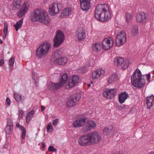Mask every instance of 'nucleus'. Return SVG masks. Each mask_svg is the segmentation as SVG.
Listing matches in <instances>:
<instances>
[{
  "label": "nucleus",
  "instance_id": "c9c22d12",
  "mask_svg": "<svg viewBox=\"0 0 154 154\" xmlns=\"http://www.w3.org/2000/svg\"><path fill=\"white\" fill-rule=\"evenodd\" d=\"M23 19H21L14 25V27L17 31L19 29H20L23 23Z\"/></svg>",
  "mask_w": 154,
  "mask_h": 154
},
{
  "label": "nucleus",
  "instance_id": "1a4fd4ad",
  "mask_svg": "<svg viewBox=\"0 0 154 154\" xmlns=\"http://www.w3.org/2000/svg\"><path fill=\"white\" fill-rule=\"evenodd\" d=\"M116 93V88L110 89L106 88L103 93V96L106 98L111 99L113 98Z\"/></svg>",
  "mask_w": 154,
  "mask_h": 154
},
{
  "label": "nucleus",
  "instance_id": "4d7b16f0",
  "mask_svg": "<svg viewBox=\"0 0 154 154\" xmlns=\"http://www.w3.org/2000/svg\"><path fill=\"white\" fill-rule=\"evenodd\" d=\"M152 14L154 15V8H153L152 9Z\"/></svg>",
  "mask_w": 154,
  "mask_h": 154
},
{
  "label": "nucleus",
  "instance_id": "603ef678",
  "mask_svg": "<svg viewBox=\"0 0 154 154\" xmlns=\"http://www.w3.org/2000/svg\"><path fill=\"white\" fill-rule=\"evenodd\" d=\"M6 103L8 105H10V102L11 101L10 99L8 97H7L6 100Z\"/></svg>",
  "mask_w": 154,
  "mask_h": 154
},
{
  "label": "nucleus",
  "instance_id": "58836bf2",
  "mask_svg": "<svg viewBox=\"0 0 154 154\" xmlns=\"http://www.w3.org/2000/svg\"><path fill=\"white\" fill-rule=\"evenodd\" d=\"M13 130V127L6 126L5 128V132L7 134L10 135L12 133Z\"/></svg>",
  "mask_w": 154,
  "mask_h": 154
},
{
  "label": "nucleus",
  "instance_id": "20e7f679",
  "mask_svg": "<svg viewBox=\"0 0 154 154\" xmlns=\"http://www.w3.org/2000/svg\"><path fill=\"white\" fill-rule=\"evenodd\" d=\"M64 35L61 31H57L56 35L53 39L54 46L58 47L63 43L64 40Z\"/></svg>",
  "mask_w": 154,
  "mask_h": 154
},
{
  "label": "nucleus",
  "instance_id": "680f3d73",
  "mask_svg": "<svg viewBox=\"0 0 154 154\" xmlns=\"http://www.w3.org/2000/svg\"><path fill=\"white\" fill-rule=\"evenodd\" d=\"M87 86L88 87H90L91 86V85L90 84H88Z\"/></svg>",
  "mask_w": 154,
  "mask_h": 154
},
{
  "label": "nucleus",
  "instance_id": "5fc2aeb1",
  "mask_svg": "<svg viewBox=\"0 0 154 154\" xmlns=\"http://www.w3.org/2000/svg\"><path fill=\"white\" fill-rule=\"evenodd\" d=\"M80 2H90V0H80Z\"/></svg>",
  "mask_w": 154,
  "mask_h": 154
},
{
  "label": "nucleus",
  "instance_id": "2eb2a0df",
  "mask_svg": "<svg viewBox=\"0 0 154 154\" xmlns=\"http://www.w3.org/2000/svg\"><path fill=\"white\" fill-rule=\"evenodd\" d=\"M86 120L88 119L85 118H81L76 120L73 123V127L75 128H79L83 126L86 122Z\"/></svg>",
  "mask_w": 154,
  "mask_h": 154
},
{
  "label": "nucleus",
  "instance_id": "e2e57ef3",
  "mask_svg": "<svg viewBox=\"0 0 154 154\" xmlns=\"http://www.w3.org/2000/svg\"><path fill=\"white\" fill-rule=\"evenodd\" d=\"M2 43H3V41H2V40L0 39V43L1 44H2Z\"/></svg>",
  "mask_w": 154,
  "mask_h": 154
},
{
  "label": "nucleus",
  "instance_id": "a19ab883",
  "mask_svg": "<svg viewBox=\"0 0 154 154\" xmlns=\"http://www.w3.org/2000/svg\"><path fill=\"white\" fill-rule=\"evenodd\" d=\"M13 122L11 119H7V125L6 126H8L10 127H13Z\"/></svg>",
  "mask_w": 154,
  "mask_h": 154
},
{
  "label": "nucleus",
  "instance_id": "79ce46f5",
  "mask_svg": "<svg viewBox=\"0 0 154 154\" xmlns=\"http://www.w3.org/2000/svg\"><path fill=\"white\" fill-rule=\"evenodd\" d=\"M53 129V127L52 125L51 124V122H49L48 125L47 126V132H51L50 131L51 130Z\"/></svg>",
  "mask_w": 154,
  "mask_h": 154
},
{
  "label": "nucleus",
  "instance_id": "a211bd4d",
  "mask_svg": "<svg viewBox=\"0 0 154 154\" xmlns=\"http://www.w3.org/2000/svg\"><path fill=\"white\" fill-rule=\"evenodd\" d=\"M105 73V71L101 68L97 69L95 71L93 72L92 74V77L93 79L99 78L101 75Z\"/></svg>",
  "mask_w": 154,
  "mask_h": 154
},
{
  "label": "nucleus",
  "instance_id": "69168bd1",
  "mask_svg": "<svg viewBox=\"0 0 154 154\" xmlns=\"http://www.w3.org/2000/svg\"><path fill=\"white\" fill-rule=\"evenodd\" d=\"M120 108H121L120 109H122V107H121Z\"/></svg>",
  "mask_w": 154,
  "mask_h": 154
},
{
  "label": "nucleus",
  "instance_id": "7ed1b4c3",
  "mask_svg": "<svg viewBox=\"0 0 154 154\" xmlns=\"http://www.w3.org/2000/svg\"><path fill=\"white\" fill-rule=\"evenodd\" d=\"M51 44L48 42H45L39 45L37 49L36 56L39 59L46 57L50 51Z\"/></svg>",
  "mask_w": 154,
  "mask_h": 154
},
{
  "label": "nucleus",
  "instance_id": "c85d7f7f",
  "mask_svg": "<svg viewBox=\"0 0 154 154\" xmlns=\"http://www.w3.org/2000/svg\"><path fill=\"white\" fill-rule=\"evenodd\" d=\"M71 11L72 10L71 8H66L63 11L61 16L63 17H66L70 15Z\"/></svg>",
  "mask_w": 154,
  "mask_h": 154
},
{
  "label": "nucleus",
  "instance_id": "0eeeda50",
  "mask_svg": "<svg viewBox=\"0 0 154 154\" xmlns=\"http://www.w3.org/2000/svg\"><path fill=\"white\" fill-rule=\"evenodd\" d=\"M79 143L81 146H85L91 145L89 133L81 136L78 140Z\"/></svg>",
  "mask_w": 154,
  "mask_h": 154
},
{
  "label": "nucleus",
  "instance_id": "412c9836",
  "mask_svg": "<svg viewBox=\"0 0 154 154\" xmlns=\"http://www.w3.org/2000/svg\"><path fill=\"white\" fill-rule=\"evenodd\" d=\"M128 97L129 95L126 91L122 92L119 95V101L120 103L122 104L124 103Z\"/></svg>",
  "mask_w": 154,
  "mask_h": 154
},
{
  "label": "nucleus",
  "instance_id": "4be33fe9",
  "mask_svg": "<svg viewBox=\"0 0 154 154\" xmlns=\"http://www.w3.org/2000/svg\"><path fill=\"white\" fill-rule=\"evenodd\" d=\"M52 62L55 64H57L59 65H64L67 62V60L65 57H59L58 58H54Z\"/></svg>",
  "mask_w": 154,
  "mask_h": 154
},
{
  "label": "nucleus",
  "instance_id": "13d9d810",
  "mask_svg": "<svg viewBox=\"0 0 154 154\" xmlns=\"http://www.w3.org/2000/svg\"><path fill=\"white\" fill-rule=\"evenodd\" d=\"M6 35H4L3 36V38L4 39H5Z\"/></svg>",
  "mask_w": 154,
  "mask_h": 154
},
{
  "label": "nucleus",
  "instance_id": "4c0bfd02",
  "mask_svg": "<svg viewBox=\"0 0 154 154\" xmlns=\"http://www.w3.org/2000/svg\"><path fill=\"white\" fill-rule=\"evenodd\" d=\"M68 79V75L67 73L64 74L61 78L60 81L64 85Z\"/></svg>",
  "mask_w": 154,
  "mask_h": 154
},
{
  "label": "nucleus",
  "instance_id": "4468645a",
  "mask_svg": "<svg viewBox=\"0 0 154 154\" xmlns=\"http://www.w3.org/2000/svg\"><path fill=\"white\" fill-rule=\"evenodd\" d=\"M80 98V97L76 95L72 97L68 100L66 103L67 107H70L76 104V101H79Z\"/></svg>",
  "mask_w": 154,
  "mask_h": 154
},
{
  "label": "nucleus",
  "instance_id": "f257e3e1",
  "mask_svg": "<svg viewBox=\"0 0 154 154\" xmlns=\"http://www.w3.org/2000/svg\"><path fill=\"white\" fill-rule=\"evenodd\" d=\"M109 7L106 4H100L96 7L95 12V17L102 22L107 21L110 18Z\"/></svg>",
  "mask_w": 154,
  "mask_h": 154
},
{
  "label": "nucleus",
  "instance_id": "3c124183",
  "mask_svg": "<svg viewBox=\"0 0 154 154\" xmlns=\"http://www.w3.org/2000/svg\"><path fill=\"white\" fill-rule=\"evenodd\" d=\"M23 112L22 110H20L19 112V116L20 118H21L23 117Z\"/></svg>",
  "mask_w": 154,
  "mask_h": 154
},
{
  "label": "nucleus",
  "instance_id": "9b49d317",
  "mask_svg": "<svg viewBox=\"0 0 154 154\" xmlns=\"http://www.w3.org/2000/svg\"><path fill=\"white\" fill-rule=\"evenodd\" d=\"M49 14L52 16L55 15L59 12V10L57 3H52L50 6L49 8Z\"/></svg>",
  "mask_w": 154,
  "mask_h": 154
},
{
  "label": "nucleus",
  "instance_id": "e433bc0d",
  "mask_svg": "<svg viewBox=\"0 0 154 154\" xmlns=\"http://www.w3.org/2000/svg\"><path fill=\"white\" fill-rule=\"evenodd\" d=\"M101 48L100 45L98 43H95L92 45V49L94 51H99L100 50Z\"/></svg>",
  "mask_w": 154,
  "mask_h": 154
},
{
  "label": "nucleus",
  "instance_id": "ea45409f",
  "mask_svg": "<svg viewBox=\"0 0 154 154\" xmlns=\"http://www.w3.org/2000/svg\"><path fill=\"white\" fill-rule=\"evenodd\" d=\"M125 17L126 22L129 23L132 18V15L129 13H126L125 14Z\"/></svg>",
  "mask_w": 154,
  "mask_h": 154
},
{
  "label": "nucleus",
  "instance_id": "37998d69",
  "mask_svg": "<svg viewBox=\"0 0 154 154\" xmlns=\"http://www.w3.org/2000/svg\"><path fill=\"white\" fill-rule=\"evenodd\" d=\"M8 26L7 23H4V27L3 30L4 35H7L8 33Z\"/></svg>",
  "mask_w": 154,
  "mask_h": 154
},
{
  "label": "nucleus",
  "instance_id": "6ab92c4d",
  "mask_svg": "<svg viewBox=\"0 0 154 154\" xmlns=\"http://www.w3.org/2000/svg\"><path fill=\"white\" fill-rule=\"evenodd\" d=\"M28 6L27 4L24 3L21 8L17 13V15L19 17H22L28 9Z\"/></svg>",
  "mask_w": 154,
  "mask_h": 154
},
{
  "label": "nucleus",
  "instance_id": "c756f323",
  "mask_svg": "<svg viewBox=\"0 0 154 154\" xmlns=\"http://www.w3.org/2000/svg\"><path fill=\"white\" fill-rule=\"evenodd\" d=\"M62 54V51L60 50H56L54 53V54L52 55L51 58V61L53 60L54 59L58 58L60 57L61 54Z\"/></svg>",
  "mask_w": 154,
  "mask_h": 154
},
{
  "label": "nucleus",
  "instance_id": "864d4df0",
  "mask_svg": "<svg viewBox=\"0 0 154 154\" xmlns=\"http://www.w3.org/2000/svg\"><path fill=\"white\" fill-rule=\"evenodd\" d=\"M4 60H0V66H2L4 63Z\"/></svg>",
  "mask_w": 154,
  "mask_h": 154
},
{
  "label": "nucleus",
  "instance_id": "052dcab7",
  "mask_svg": "<svg viewBox=\"0 0 154 154\" xmlns=\"http://www.w3.org/2000/svg\"><path fill=\"white\" fill-rule=\"evenodd\" d=\"M147 154H154V152H150L148 153Z\"/></svg>",
  "mask_w": 154,
  "mask_h": 154
},
{
  "label": "nucleus",
  "instance_id": "b1692460",
  "mask_svg": "<svg viewBox=\"0 0 154 154\" xmlns=\"http://www.w3.org/2000/svg\"><path fill=\"white\" fill-rule=\"evenodd\" d=\"M136 19L138 22H145L147 19V15L144 13H141L137 15Z\"/></svg>",
  "mask_w": 154,
  "mask_h": 154
},
{
  "label": "nucleus",
  "instance_id": "49530a36",
  "mask_svg": "<svg viewBox=\"0 0 154 154\" xmlns=\"http://www.w3.org/2000/svg\"><path fill=\"white\" fill-rule=\"evenodd\" d=\"M16 126L17 128L20 129L22 131H23V129L24 130L25 129L23 126L20 125L19 123L17 124Z\"/></svg>",
  "mask_w": 154,
  "mask_h": 154
},
{
  "label": "nucleus",
  "instance_id": "6e6552de",
  "mask_svg": "<svg viewBox=\"0 0 154 154\" xmlns=\"http://www.w3.org/2000/svg\"><path fill=\"white\" fill-rule=\"evenodd\" d=\"M91 145L98 143L101 140V137L100 134L96 132L89 133Z\"/></svg>",
  "mask_w": 154,
  "mask_h": 154
},
{
  "label": "nucleus",
  "instance_id": "09e8293b",
  "mask_svg": "<svg viewBox=\"0 0 154 154\" xmlns=\"http://www.w3.org/2000/svg\"><path fill=\"white\" fill-rule=\"evenodd\" d=\"M26 135V129L23 130L22 131V134H21V137L22 139H24Z\"/></svg>",
  "mask_w": 154,
  "mask_h": 154
},
{
  "label": "nucleus",
  "instance_id": "de8ad7c7",
  "mask_svg": "<svg viewBox=\"0 0 154 154\" xmlns=\"http://www.w3.org/2000/svg\"><path fill=\"white\" fill-rule=\"evenodd\" d=\"M59 120L58 119H56L54 120L53 122V125L54 126H56L58 124Z\"/></svg>",
  "mask_w": 154,
  "mask_h": 154
},
{
  "label": "nucleus",
  "instance_id": "f3484780",
  "mask_svg": "<svg viewBox=\"0 0 154 154\" xmlns=\"http://www.w3.org/2000/svg\"><path fill=\"white\" fill-rule=\"evenodd\" d=\"M79 80L78 76L77 75H74L72 77L71 79L69 80V83L67 86H69V88L74 86L77 84Z\"/></svg>",
  "mask_w": 154,
  "mask_h": 154
},
{
  "label": "nucleus",
  "instance_id": "f704fd0d",
  "mask_svg": "<svg viewBox=\"0 0 154 154\" xmlns=\"http://www.w3.org/2000/svg\"><path fill=\"white\" fill-rule=\"evenodd\" d=\"M132 34V35L135 36L138 33V26L137 25H133L131 29Z\"/></svg>",
  "mask_w": 154,
  "mask_h": 154
},
{
  "label": "nucleus",
  "instance_id": "bf43d9fd",
  "mask_svg": "<svg viewBox=\"0 0 154 154\" xmlns=\"http://www.w3.org/2000/svg\"><path fill=\"white\" fill-rule=\"evenodd\" d=\"M42 148H44L45 147V144L43 143H42Z\"/></svg>",
  "mask_w": 154,
  "mask_h": 154
},
{
  "label": "nucleus",
  "instance_id": "7c9ffc66",
  "mask_svg": "<svg viewBox=\"0 0 154 154\" xmlns=\"http://www.w3.org/2000/svg\"><path fill=\"white\" fill-rule=\"evenodd\" d=\"M15 61L14 57L12 56L9 59L8 65L10 68V72H11L13 69V66Z\"/></svg>",
  "mask_w": 154,
  "mask_h": 154
},
{
  "label": "nucleus",
  "instance_id": "6e6d98bb",
  "mask_svg": "<svg viewBox=\"0 0 154 154\" xmlns=\"http://www.w3.org/2000/svg\"><path fill=\"white\" fill-rule=\"evenodd\" d=\"M41 108H42V110H41V111H43L45 109V107L44 106H41Z\"/></svg>",
  "mask_w": 154,
  "mask_h": 154
},
{
  "label": "nucleus",
  "instance_id": "a18cd8bd",
  "mask_svg": "<svg viewBox=\"0 0 154 154\" xmlns=\"http://www.w3.org/2000/svg\"><path fill=\"white\" fill-rule=\"evenodd\" d=\"M48 150L50 152H55L56 151V149L52 146H49Z\"/></svg>",
  "mask_w": 154,
  "mask_h": 154
},
{
  "label": "nucleus",
  "instance_id": "39448f33",
  "mask_svg": "<svg viewBox=\"0 0 154 154\" xmlns=\"http://www.w3.org/2000/svg\"><path fill=\"white\" fill-rule=\"evenodd\" d=\"M126 40V33L124 31H120L116 37V45L119 47L124 45Z\"/></svg>",
  "mask_w": 154,
  "mask_h": 154
},
{
  "label": "nucleus",
  "instance_id": "393cba45",
  "mask_svg": "<svg viewBox=\"0 0 154 154\" xmlns=\"http://www.w3.org/2000/svg\"><path fill=\"white\" fill-rule=\"evenodd\" d=\"M80 6L82 10L87 11L90 8V2H80Z\"/></svg>",
  "mask_w": 154,
  "mask_h": 154
},
{
  "label": "nucleus",
  "instance_id": "423d86ee",
  "mask_svg": "<svg viewBox=\"0 0 154 154\" xmlns=\"http://www.w3.org/2000/svg\"><path fill=\"white\" fill-rule=\"evenodd\" d=\"M45 11L41 9H36L34 10L32 15L31 20L33 22L40 21L41 16H42Z\"/></svg>",
  "mask_w": 154,
  "mask_h": 154
},
{
  "label": "nucleus",
  "instance_id": "9d476101",
  "mask_svg": "<svg viewBox=\"0 0 154 154\" xmlns=\"http://www.w3.org/2000/svg\"><path fill=\"white\" fill-rule=\"evenodd\" d=\"M86 121L87 122L86 125L82 128V131L84 133L95 128L97 125L96 122L94 121H88V120H86Z\"/></svg>",
  "mask_w": 154,
  "mask_h": 154
},
{
  "label": "nucleus",
  "instance_id": "f8f14e48",
  "mask_svg": "<svg viewBox=\"0 0 154 154\" xmlns=\"http://www.w3.org/2000/svg\"><path fill=\"white\" fill-rule=\"evenodd\" d=\"M113 45V41L111 38H105L103 42V47L105 50H108L112 47Z\"/></svg>",
  "mask_w": 154,
  "mask_h": 154
},
{
  "label": "nucleus",
  "instance_id": "a878e982",
  "mask_svg": "<svg viewBox=\"0 0 154 154\" xmlns=\"http://www.w3.org/2000/svg\"><path fill=\"white\" fill-rule=\"evenodd\" d=\"M114 64L118 66H121L124 62V59L121 57H117L114 60Z\"/></svg>",
  "mask_w": 154,
  "mask_h": 154
},
{
  "label": "nucleus",
  "instance_id": "72a5a7b5",
  "mask_svg": "<svg viewBox=\"0 0 154 154\" xmlns=\"http://www.w3.org/2000/svg\"><path fill=\"white\" fill-rule=\"evenodd\" d=\"M117 76L116 74H113L109 78L108 82L109 83H113L115 81L117 80Z\"/></svg>",
  "mask_w": 154,
  "mask_h": 154
},
{
  "label": "nucleus",
  "instance_id": "473e14b6",
  "mask_svg": "<svg viewBox=\"0 0 154 154\" xmlns=\"http://www.w3.org/2000/svg\"><path fill=\"white\" fill-rule=\"evenodd\" d=\"M34 113V111L33 110H32L27 114L26 117V122L27 123H29L30 120L32 119Z\"/></svg>",
  "mask_w": 154,
  "mask_h": 154
},
{
  "label": "nucleus",
  "instance_id": "2f4dec72",
  "mask_svg": "<svg viewBox=\"0 0 154 154\" xmlns=\"http://www.w3.org/2000/svg\"><path fill=\"white\" fill-rule=\"evenodd\" d=\"M14 98L17 101H23L25 99V97L23 96H22L19 94H14Z\"/></svg>",
  "mask_w": 154,
  "mask_h": 154
},
{
  "label": "nucleus",
  "instance_id": "c03bdc74",
  "mask_svg": "<svg viewBox=\"0 0 154 154\" xmlns=\"http://www.w3.org/2000/svg\"><path fill=\"white\" fill-rule=\"evenodd\" d=\"M129 65V61H125L124 64L123 65V66L122 67V68L123 69H125L127 68L128 67Z\"/></svg>",
  "mask_w": 154,
  "mask_h": 154
},
{
  "label": "nucleus",
  "instance_id": "5701e85b",
  "mask_svg": "<svg viewBox=\"0 0 154 154\" xmlns=\"http://www.w3.org/2000/svg\"><path fill=\"white\" fill-rule=\"evenodd\" d=\"M64 85L60 81L59 83L54 84L51 83L48 86V88L51 90H57L63 86Z\"/></svg>",
  "mask_w": 154,
  "mask_h": 154
},
{
  "label": "nucleus",
  "instance_id": "dca6fc26",
  "mask_svg": "<svg viewBox=\"0 0 154 154\" xmlns=\"http://www.w3.org/2000/svg\"><path fill=\"white\" fill-rule=\"evenodd\" d=\"M145 100L147 108L150 109L154 105V95L147 97Z\"/></svg>",
  "mask_w": 154,
  "mask_h": 154
},
{
  "label": "nucleus",
  "instance_id": "bb28decb",
  "mask_svg": "<svg viewBox=\"0 0 154 154\" xmlns=\"http://www.w3.org/2000/svg\"><path fill=\"white\" fill-rule=\"evenodd\" d=\"M112 127L111 125L107 126L103 130V134L106 135H109L112 132Z\"/></svg>",
  "mask_w": 154,
  "mask_h": 154
},
{
  "label": "nucleus",
  "instance_id": "8fccbe9b",
  "mask_svg": "<svg viewBox=\"0 0 154 154\" xmlns=\"http://www.w3.org/2000/svg\"><path fill=\"white\" fill-rule=\"evenodd\" d=\"M145 76L146 77L147 81L149 82H150V79L151 77L150 74L148 73Z\"/></svg>",
  "mask_w": 154,
  "mask_h": 154
},
{
  "label": "nucleus",
  "instance_id": "f03ea898",
  "mask_svg": "<svg viewBox=\"0 0 154 154\" xmlns=\"http://www.w3.org/2000/svg\"><path fill=\"white\" fill-rule=\"evenodd\" d=\"M142 77L140 71L137 69L131 76V84L137 88H142L145 83V80L142 78Z\"/></svg>",
  "mask_w": 154,
  "mask_h": 154
},
{
  "label": "nucleus",
  "instance_id": "0e129e2a",
  "mask_svg": "<svg viewBox=\"0 0 154 154\" xmlns=\"http://www.w3.org/2000/svg\"><path fill=\"white\" fill-rule=\"evenodd\" d=\"M152 72L153 73V74H154V70H153V71H152Z\"/></svg>",
  "mask_w": 154,
  "mask_h": 154
},
{
  "label": "nucleus",
  "instance_id": "ddd939ff",
  "mask_svg": "<svg viewBox=\"0 0 154 154\" xmlns=\"http://www.w3.org/2000/svg\"><path fill=\"white\" fill-rule=\"evenodd\" d=\"M76 36L78 41L84 40L85 38L86 33L82 28L79 29L76 32Z\"/></svg>",
  "mask_w": 154,
  "mask_h": 154
},
{
  "label": "nucleus",
  "instance_id": "cd10ccee",
  "mask_svg": "<svg viewBox=\"0 0 154 154\" xmlns=\"http://www.w3.org/2000/svg\"><path fill=\"white\" fill-rule=\"evenodd\" d=\"M21 0H17L13 2L12 3V7L14 9H18L20 7Z\"/></svg>",
  "mask_w": 154,
  "mask_h": 154
},
{
  "label": "nucleus",
  "instance_id": "aec40b11",
  "mask_svg": "<svg viewBox=\"0 0 154 154\" xmlns=\"http://www.w3.org/2000/svg\"><path fill=\"white\" fill-rule=\"evenodd\" d=\"M41 17L39 22L46 25H48L50 21V19L48 13L45 11Z\"/></svg>",
  "mask_w": 154,
  "mask_h": 154
}]
</instances>
